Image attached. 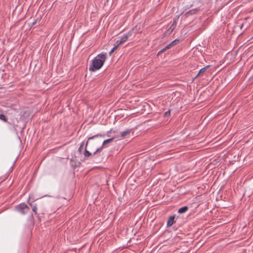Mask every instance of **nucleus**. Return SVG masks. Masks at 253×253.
Here are the masks:
<instances>
[{
	"label": "nucleus",
	"mask_w": 253,
	"mask_h": 253,
	"mask_svg": "<svg viewBox=\"0 0 253 253\" xmlns=\"http://www.w3.org/2000/svg\"><path fill=\"white\" fill-rule=\"evenodd\" d=\"M97 152H96V151L93 153V155H95Z\"/></svg>",
	"instance_id": "nucleus-24"
},
{
	"label": "nucleus",
	"mask_w": 253,
	"mask_h": 253,
	"mask_svg": "<svg viewBox=\"0 0 253 253\" xmlns=\"http://www.w3.org/2000/svg\"><path fill=\"white\" fill-rule=\"evenodd\" d=\"M29 204H30V205L31 206H32V204L30 203Z\"/></svg>",
	"instance_id": "nucleus-25"
},
{
	"label": "nucleus",
	"mask_w": 253,
	"mask_h": 253,
	"mask_svg": "<svg viewBox=\"0 0 253 253\" xmlns=\"http://www.w3.org/2000/svg\"><path fill=\"white\" fill-rule=\"evenodd\" d=\"M0 120L5 122H7L6 117L2 114H0Z\"/></svg>",
	"instance_id": "nucleus-14"
},
{
	"label": "nucleus",
	"mask_w": 253,
	"mask_h": 253,
	"mask_svg": "<svg viewBox=\"0 0 253 253\" xmlns=\"http://www.w3.org/2000/svg\"><path fill=\"white\" fill-rule=\"evenodd\" d=\"M114 139V138H111L104 140L102 143L103 146H105L107 144H108L109 143H111V142L113 141Z\"/></svg>",
	"instance_id": "nucleus-11"
},
{
	"label": "nucleus",
	"mask_w": 253,
	"mask_h": 253,
	"mask_svg": "<svg viewBox=\"0 0 253 253\" xmlns=\"http://www.w3.org/2000/svg\"><path fill=\"white\" fill-rule=\"evenodd\" d=\"M171 46L170 45V44H169L168 45H167L166 46H165V48L166 50H167V49H169V48H171Z\"/></svg>",
	"instance_id": "nucleus-19"
},
{
	"label": "nucleus",
	"mask_w": 253,
	"mask_h": 253,
	"mask_svg": "<svg viewBox=\"0 0 253 253\" xmlns=\"http://www.w3.org/2000/svg\"><path fill=\"white\" fill-rule=\"evenodd\" d=\"M131 131V129H127L125 130V131L122 132L121 136L124 138L126 137L127 135L130 134V132Z\"/></svg>",
	"instance_id": "nucleus-8"
},
{
	"label": "nucleus",
	"mask_w": 253,
	"mask_h": 253,
	"mask_svg": "<svg viewBox=\"0 0 253 253\" xmlns=\"http://www.w3.org/2000/svg\"><path fill=\"white\" fill-rule=\"evenodd\" d=\"M198 8H195V9H192L190 10H189L188 11H187L185 15L187 16H188L189 15H194L196 13V12L198 11Z\"/></svg>",
	"instance_id": "nucleus-7"
},
{
	"label": "nucleus",
	"mask_w": 253,
	"mask_h": 253,
	"mask_svg": "<svg viewBox=\"0 0 253 253\" xmlns=\"http://www.w3.org/2000/svg\"><path fill=\"white\" fill-rule=\"evenodd\" d=\"M16 210L22 214L27 213L29 210V207L25 204L21 203L16 207Z\"/></svg>",
	"instance_id": "nucleus-3"
},
{
	"label": "nucleus",
	"mask_w": 253,
	"mask_h": 253,
	"mask_svg": "<svg viewBox=\"0 0 253 253\" xmlns=\"http://www.w3.org/2000/svg\"><path fill=\"white\" fill-rule=\"evenodd\" d=\"M33 211L35 213V214L37 213V207L36 205H34L32 207Z\"/></svg>",
	"instance_id": "nucleus-16"
},
{
	"label": "nucleus",
	"mask_w": 253,
	"mask_h": 253,
	"mask_svg": "<svg viewBox=\"0 0 253 253\" xmlns=\"http://www.w3.org/2000/svg\"><path fill=\"white\" fill-rule=\"evenodd\" d=\"M170 110H169L168 111H166L165 113V117H168V116H169V115H170Z\"/></svg>",
	"instance_id": "nucleus-18"
},
{
	"label": "nucleus",
	"mask_w": 253,
	"mask_h": 253,
	"mask_svg": "<svg viewBox=\"0 0 253 253\" xmlns=\"http://www.w3.org/2000/svg\"><path fill=\"white\" fill-rule=\"evenodd\" d=\"M36 22H37V21H35L34 22H33L32 23V25H35V24H36Z\"/></svg>",
	"instance_id": "nucleus-22"
},
{
	"label": "nucleus",
	"mask_w": 253,
	"mask_h": 253,
	"mask_svg": "<svg viewBox=\"0 0 253 253\" xmlns=\"http://www.w3.org/2000/svg\"><path fill=\"white\" fill-rule=\"evenodd\" d=\"M84 142H82L81 144H80V146L78 149V151L81 154L82 152V150H83V148L84 146Z\"/></svg>",
	"instance_id": "nucleus-13"
},
{
	"label": "nucleus",
	"mask_w": 253,
	"mask_h": 253,
	"mask_svg": "<svg viewBox=\"0 0 253 253\" xmlns=\"http://www.w3.org/2000/svg\"><path fill=\"white\" fill-rule=\"evenodd\" d=\"M132 35V32L129 31L127 34H125L123 35L122 36L120 37V40H118L116 42L118 45H120L123 43H124L126 41H127L128 38Z\"/></svg>",
	"instance_id": "nucleus-4"
},
{
	"label": "nucleus",
	"mask_w": 253,
	"mask_h": 253,
	"mask_svg": "<svg viewBox=\"0 0 253 253\" xmlns=\"http://www.w3.org/2000/svg\"><path fill=\"white\" fill-rule=\"evenodd\" d=\"M188 210V208L187 206H184L182 208H180L178 210V212L179 213H183L186 212Z\"/></svg>",
	"instance_id": "nucleus-9"
},
{
	"label": "nucleus",
	"mask_w": 253,
	"mask_h": 253,
	"mask_svg": "<svg viewBox=\"0 0 253 253\" xmlns=\"http://www.w3.org/2000/svg\"><path fill=\"white\" fill-rule=\"evenodd\" d=\"M103 147H104V146H103V145L102 144V146L100 147H99L96 149V152H101L102 151Z\"/></svg>",
	"instance_id": "nucleus-17"
},
{
	"label": "nucleus",
	"mask_w": 253,
	"mask_h": 253,
	"mask_svg": "<svg viewBox=\"0 0 253 253\" xmlns=\"http://www.w3.org/2000/svg\"><path fill=\"white\" fill-rule=\"evenodd\" d=\"M175 215H170L167 222V227H170L173 225L174 223Z\"/></svg>",
	"instance_id": "nucleus-5"
},
{
	"label": "nucleus",
	"mask_w": 253,
	"mask_h": 253,
	"mask_svg": "<svg viewBox=\"0 0 253 253\" xmlns=\"http://www.w3.org/2000/svg\"><path fill=\"white\" fill-rule=\"evenodd\" d=\"M176 25H177V20L176 19H174L173 20L172 24L169 28L168 31L170 33H171L175 28Z\"/></svg>",
	"instance_id": "nucleus-6"
},
{
	"label": "nucleus",
	"mask_w": 253,
	"mask_h": 253,
	"mask_svg": "<svg viewBox=\"0 0 253 253\" xmlns=\"http://www.w3.org/2000/svg\"><path fill=\"white\" fill-rule=\"evenodd\" d=\"M118 46L119 45H118V44H117V45L115 46L109 52V54L111 55L114 51V50L117 48Z\"/></svg>",
	"instance_id": "nucleus-15"
},
{
	"label": "nucleus",
	"mask_w": 253,
	"mask_h": 253,
	"mask_svg": "<svg viewBox=\"0 0 253 253\" xmlns=\"http://www.w3.org/2000/svg\"><path fill=\"white\" fill-rule=\"evenodd\" d=\"M106 53L102 52L94 57L92 60L91 64L89 66V71L94 72L100 69L106 60Z\"/></svg>",
	"instance_id": "nucleus-1"
},
{
	"label": "nucleus",
	"mask_w": 253,
	"mask_h": 253,
	"mask_svg": "<svg viewBox=\"0 0 253 253\" xmlns=\"http://www.w3.org/2000/svg\"><path fill=\"white\" fill-rule=\"evenodd\" d=\"M209 67H210V65H208V66L202 68L201 69H200L197 76L203 75L205 72L206 70L208 68H209Z\"/></svg>",
	"instance_id": "nucleus-10"
},
{
	"label": "nucleus",
	"mask_w": 253,
	"mask_h": 253,
	"mask_svg": "<svg viewBox=\"0 0 253 253\" xmlns=\"http://www.w3.org/2000/svg\"><path fill=\"white\" fill-rule=\"evenodd\" d=\"M105 136V134H97L94 135L92 136H91V137H89L88 138V140L87 141V142L85 143V148L84 152V157L88 158L91 155V153L89 151H88L86 149L89 140L93 139L95 138L104 137Z\"/></svg>",
	"instance_id": "nucleus-2"
},
{
	"label": "nucleus",
	"mask_w": 253,
	"mask_h": 253,
	"mask_svg": "<svg viewBox=\"0 0 253 253\" xmlns=\"http://www.w3.org/2000/svg\"><path fill=\"white\" fill-rule=\"evenodd\" d=\"M166 49L165 48V47H164V48H163L162 50H161V52H162V53H163L164 51H166Z\"/></svg>",
	"instance_id": "nucleus-21"
},
{
	"label": "nucleus",
	"mask_w": 253,
	"mask_h": 253,
	"mask_svg": "<svg viewBox=\"0 0 253 253\" xmlns=\"http://www.w3.org/2000/svg\"><path fill=\"white\" fill-rule=\"evenodd\" d=\"M179 41H180L179 39H175V40L173 41L170 43H169V44H170L171 47H172V46L176 45V44H177L179 42Z\"/></svg>",
	"instance_id": "nucleus-12"
},
{
	"label": "nucleus",
	"mask_w": 253,
	"mask_h": 253,
	"mask_svg": "<svg viewBox=\"0 0 253 253\" xmlns=\"http://www.w3.org/2000/svg\"><path fill=\"white\" fill-rule=\"evenodd\" d=\"M166 49L165 48V47H164V48H163L162 50H161V52H162V53H163L164 51H166Z\"/></svg>",
	"instance_id": "nucleus-20"
},
{
	"label": "nucleus",
	"mask_w": 253,
	"mask_h": 253,
	"mask_svg": "<svg viewBox=\"0 0 253 253\" xmlns=\"http://www.w3.org/2000/svg\"><path fill=\"white\" fill-rule=\"evenodd\" d=\"M162 53V52H161V50L159 51L158 53V55L161 54V53Z\"/></svg>",
	"instance_id": "nucleus-23"
}]
</instances>
